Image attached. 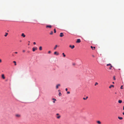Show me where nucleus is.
Instances as JSON below:
<instances>
[{
  "label": "nucleus",
  "mask_w": 124,
  "mask_h": 124,
  "mask_svg": "<svg viewBox=\"0 0 124 124\" xmlns=\"http://www.w3.org/2000/svg\"><path fill=\"white\" fill-rule=\"evenodd\" d=\"M118 118L120 120H122L123 119L122 117H120L119 116L118 117Z\"/></svg>",
  "instance_id": "nucleus-12"
},
{
  "label": "nucleus",
  "mask_w": 124,
  "mask_h": 124,
  "mask_svg": "<svg viewBox=\"0 0 124 124\" xmlns=\"http://www.w3.org/2000/svg\"><path fill=\"white\" fill-rule=\"evenodd\" d=\"M20 42H21V40H20Z\"/></svg>",
  "instance_id": "nucleus-45"
},
{
  "label": "nucleus",
  "mask_w": 124,
  "mask_h": 124,
  "mask_svg": "<svg viewBox=\"0 0 124 124\" xmlns=\"http://www.w3.org/2000/svg\"><path fill=\"white\" fill-rule=\"evenodd\" d=\"M39 50H42V47L41 46H40L39 48Z\"/></svg>",
  "instance_id": "nucleus-14"
},
{
  "label": "nucleus",
  "mask_w": 124,
  "mask_h": 124,
  "mask_svg": "<svg viewBox=\"0 0 124 124\" xmlns=\"http://www.w3.org/2000/svg\"><path fill=\"white\" fill-rule=\"evenodd\" d=\"M93 48L94 49H95V47L94 46V47H93Z\"/></svg>",
  "instance_id": "nucleus-40"
},
{
  "label": "nucleus",
  "mask_w": 124,
  "mask_h": 124,
  "mask_svg": "<svg viewBox=\"0 0 124 124\" xmlns=\"http://www.w3.org/2000/svg\"><path fill=\"white\" fill-rule=\"evenodd\" d=\"M115 93V94H116V93Z\"/></svg>",
  "instance_id": "nucleus-47"
},
{
  "label": "nucleus",
  "mask_w": 124,
  "mask_h": 124,
  "mask_svg": "<svg viewBox=\"0 0 124 124\" xmlns=\"http://www.w3.org/2000/svg\"><path fill=\"white\" fill-rule=\"evenodd\" d=\"M2 77L4 79H5V77H4V74H2Z\"/></svg>",
  "instance_id": "nucleus-9"
},
{
  "label": "nucleus",
  "mask_w": 124,
  "mask_h": 124,
  "mask_svg": "<svg viewBox=\"0 0 124 124\" xmlns=\"http://www.w3.org/2000/svg\"><path fill=\"white\" fill-rule=\"evenodd\" d=\"M123 115H124V112L123 113Z\"/></svg>",
  "instance_id": "nucleus-41"
},
{
  "label": "nucleus",
  "mask_w": 124,
  "mask_h": 124,
  "mask_svg": "<svg viewBox=\"0 0 124 124\" xmlns=\"http://www.w3.org/2000/svg\"><path fill=\"white\" fill-rule=\"evenodd\" d=\"M2 62V61L1 59H0V63H1Z\"/></svg>",
  "instance_id": "nucleus-31"
},
{
  "label": "nucleus",
  "mask_w": 124,
  "mask_h": 124,
  "mask_svg": "<svg viewBox=\"0 0 124 124\" xmlns=\"http://www.w3.org/2000/svg\"><path fill=\"white\" fill-rule=\"evenodd\" d=\"M122 102V101L121 100H119L118 101V102L119 103H121Z\"/></svg>",
  "instance_id": "nucleus-16"
},
{
  "label": "nucleus",
  "mask_w": 124,
  "mask_h": 124,
  "mask_svg": "<svg viewBox=\"0 0 124 124\" xmlns=\"http://www.w3.org/2000/svg\"><path fill=\"white\" fill-rule=\"evenodd\" d=\"M21 36L23 37H25V35L23 33H22V34Z\"/></svg>",
  "instance_id": "nucleus-10"
},
{
  "label": "nucleus",
  "mask_w": 124,
  "mask_h": 124,
  "mask_svg": "<svg viewBox=\"0 0 124 124\" xmlns=\"http://www.w3.org/2000/svg\"><path fill=\"white\" fill-rule=\"evenodd\" d=\"M30 42V41H29V42Z\"/></svg>",
  "instance_id": "nucleus-46"
},
{
  "label": "nucleus",
  "mask_w": 124,
  "mask_h": 124,
  "mask_svg": "<svg viewBox=\"0 0 124 124\" xmlns=\"http://www.w3.org/2000/svg\"><path fill=\"white\" fill-rule=\"evenodd\" d=\"M98 83L96 82L95 83V85H98Z\"/></svg>",
  "instance_id": "nucleus-28"
},
{
  "label": "nucleus",
  "mask_w": 124,
  "mask_h": 124,
  "mask_svg": "<svg viewBox=\"0 0 124 124\" xmlns=\"http://www.w3.org/2000/svg\"><path fill=\"white\" fill-rule=\"evenodd\" d=\"M28 52L29 53L30 52V51H28Z\"/></svg>",
  "instance_id": "nucleus-43"
},
{
  "label": "nucleus",
  "mask_w": 124,
  "mask_h": 124,
  "mask_svg": "<svg viewBox=\"0 0 124 124\" xmlns=\"http://www.w3.org/2000/svg\"><path fill=\"white\" fill-rule=\"evenodd\" d=\"M60 84H58L56 86V88L58 89V86H60Z\"/></svg>",
  "instance_id": "nucleus-11"
},
{
  "label": "nucleus",
  "mask_w": 124,
  "mask_h": 124,
  "mask_svg": "<svg viewBox=\"0 0 124 124\" xmlns=\"http://www.w3.org/2000/svg\"><path fill=\"white\" fill-rule=\"evenodd\" d=\"M53 100H54V101H53V103H55V101H56V99H54V98L53 99Z\"/></svg>",
  "instance_id": "nucleus-15"
},
{
  "label": "nucleus",
  "mask_w": 124,
  "mask_h": 124,
  "mask_svg": "<svg viewBox=\"0 0 124 124\" xmlns=\"http://www.w3.org/2000/svg\"><path fill=\"white\" fill-rule=\"evenodd\" d=\"M8 34V33H6V34L5 35V36L6 37L7 36V35Z\"/></svg>",
  "instance_id": "nucleus-24"
},
{
  "label": "nucleus",
  "mask_w": 124,
  "mask_h": 124,
  "mask_svg": "<svg viewBox=\"0 0 124 124\" xmlns=\"http://www.w3.org/2000/svg\"><path fill=\"white\" fill-rule=\"evenodd\" d=\"M123 110H124V106H123Z\"/></svg>",
  "instance_id": "nucleus-42"
},
{
  "label": "nucleus",
  "mask_w": 124,
  "mask_h": 124,
  "mask_svg": "<svg viewBox=\"0 0 124 124\" xmlns=\"http://www.w3.org/2000/svg\"><path fill=\"white\" fill-rule=\"evenodd\" d=\"M91 47L92 48H93V47L92 46H91Z\"/></svg>",
  "instance_id": "nucleus-39"
},
{
  "label": "nucleus",
  "mask_w": 124,
  "mask_h": 124,
  "mask_svg": "<svg viewBox=\"0 0 124 124\" xmlns=\"http://www.w3.org/2000/svg\"><path fill=\"white\" fill-rule=\"evenodd\" d=\"M88 97L87 96L86 98H84L83 99L84 100H86L88 98Z\"/></svg>",
  "instance_id": "nucleus-19"
},
{
  "label": "nucleus",
  "mask_w": 124,
  "mask_h": 124,
  "mask_svg": "<svg viewBox=\"0 0 124 124\" xmlns=\"http://www.w3.org/2000/svg\"><path fill=\"white\" fill-rule=\"evenodd\" d=\"M62 55H63V56L64 57H65L66 55H65V54H64V53H62Z\"/></svg>",
  "instance_id": "nucleus-23"
},
{
  "label": "nucleus",
  "mask_w": 124,
  "mask_h": 124,
  "mask_svg": "<svg viewBox=\"0 0 124 124\" xmlns=\"http://www.w3.org/2000/svg\"><path fill=\"white\" fill-rule=\"evenodd\" d=\"M114 87V85H111L109 87V88H111V87Z\"/></svg>",
  "instance_id": "nucleus-18"
},
{
  "label": "nucleus",
  "mask_w": 124,
  "mask_h": 124,
  "mask_svg": "<svg viewBox=\"0 0 124 124\" xmlns=\"http://www.w3.org/2000/svg\"><path fill=\"white\" fill-rule=\"evenodd\" d=\"M15 53L16 54H17V52H15Z\"/></svg>",
  "instance_id": "nucleus-38"
},
{
  "label": "nucleus",
  "mask_w": 124,
  "mask_h": 124,
  "mask_svg": "<svg viewBox=\"0 0 124 124\" xmlns=\"http://www.w3.org/2000/svg\"><path fill=\"white\" fill-rule=\"evenodd\" d=\"M113 67L112 66V65H111V66H110V67L109 68V69L110 70L111 69V68Z\"/></svg>",
  "instance_id": "nucleus-21"
},
{
  "label": "nucleus",
  "mask_w": 124,
  "mask_h": 124,
  "mask_svg": "<svg viewBox=\"0 0 124 124\" xmlns=\"http://www.w3.org/2000/svg\"><path fill=\"white\" fill-rule=\"evenodd\" d=\"M114 80H116V78H115V76H114Z\"/></svg>",
  "instance_id": "nucleus-33"
},
{
  "label": "nucleus",
  "mask_w": 124,
  "mask_h": 124,
  "mask_svg": "<svg viewBox=\"0 0 124 124\" xmlns=\"http://www.w3.org/2000/svg\"><path fill=\"white\" fill-rule=\"evenodd\" d=\"M62 95V94L60 92H59V96H61Z\"/></svg>",
  "instance_id": "nucleus-20"
},
{
  "label": "nucleus",
  "mask_w": 124,
  "mask_h": 124,
  "mask_svg": "<svg viewBox=\"0 0 124 124\" xmlns=\"http://www.w3.org/2000/svg\"><path fill=\"white\" fill-rule=\"evenodd\" d=\"M54 33H55L56 32V30L55 29H54Z\"/></svg>",
  "instance_id": "nucleus-27"
},
{
  "label": "nucleus",
  "mask_w": 124,
  "mask_h": 124,
  "mask_svg": "<svg viewBox=\"0 0 124 124\" xmlns=\"http://www.w3.org/2000/svg\"><path fill=\"white\" fill-rule=\"evenodd\" d=\"M53 32L52 31H51L50 33V34L51 35H52L53 34Z\"/></svg>",
  "instance_id": "nucleus-25"
},
{
  "label": "nucleus",
  "mask_w": 124,
  "mask_h": 124,
  "mask_svg": "<svg viewBox=\"0 0 124 124\" xmlns=\"http://www.w3.org/2000/svg\"><path fill=\"white\" fill-rule=\"evenodd\" d=\"M56 115L57 116H56V118L58 119H59L61 117V116L58 113L56 114Z\"/></svg>",
  "instance_id": "nucleus-1"
},
{
  "label": "nucleus",
  "mask_w": 124,
  "mask_h": 124,
  "mask_svg": "<svg viewBox=\"0 0 124 124\" xmlns=\"http://www.w3.org/2000/svg\"><path fill=\"white\" fill-rule=\"evenodd\" d=\"M113 84H114V82H113Z\"/></svg>",
  "instance_id": "nucleus-44"
},
{
  "label": "nucleus",
  "mask_w": 124,
  "mask_h": 124,
  "mask_svg": "<svg viewBox=\"0 0 124 124\" xmlns=\"http://www.w3.org/2000/svg\"><path fill=\"white\" fill-rule=\"evenodd\" d=\"M69 47L71 48V49H73L75 47V46L74 45H73L72 46L71 45H70L69 46Z\"/></svg>",
  "instance_id": "nucleus-5"
},
{
  "label": "nucleus",
  "mask_w": 124,
  "mask_h": 124,
  "mask_svg": "<svg viewBox=\"0 0 124 124\" xmlns=\"http://www.w3.org/2000/svg\"><path fill=\"white\" fill-rule=\"evenodd\" d=\"M13 62L15 63V65H16V62L15 61H13Z\"/></svg>",
  "instance_id": "nucleus-22"
},
{
  "label": "nucleus",
  "mask_w": 124,
  "mask_h": 124,
  "mask_svg": "<svg viewBox=\"0 0 124 124\" xmlns=\"http://www.w3.org/2000/svg\"><path fill=\"white\" fill-rule=\"evenodd\" d=\"M97 123L99 124H101V122L100 121H97Z\"/></svg>",
  "instance_id": "nucleus-17"
},
{
  "label": "nucleus",
  "mask_w": 124,
  "mask_h": 124,
  "mask_svg": "<svg viewBox=\"0 0 124 124\" xmlns=\"http://www.w3.org/2000/svg\"><path fill=\"white\" fill-rule=\"evenodd\" d=\"M51 53V52L50 51H49L48 52V53L49 54H50V53Z\"/></svg>",
  "instance_id": "nucleus-32"
},
{
  "label": "nucleus",
  "mask_w": 124,
  "mask_h": 124,
  "mask_svg": "<svg viewBox=\"0 0 124 124\" xmlns=\"http://www.w3.org/2000/svg\"><path fill=\"white\" fill-rule=\"evenodd\" d=\"M23 52H25V51L24 50H23Z\"/></svg>",
  "instance_id": "nucleus-36"
},
{
  "label": "nucleus",
  "mask_w": 124,
  "mask_h": 124,
  "mask_svg": "<svg viewBox=\"0 0 124 124\" xmlns=\"http://www.w3.org/2000/svg\"><path fill=\"white\" fill-rule=\"evenodd\" d=\"M67 93L68 94H70V92L69 91L67 92Z\"/></svg>",
  "instance_id": "nucleus-30"
},
{
  "label": "nucleus",
  "mask_w": 124,
  "mask_h": 124,
  "mask_svg": "<svg viewBox=\"0 0 124 124\" xmlns=\"http://www.w3.org/2000/svg\"><path fill=\"white\" fill-rule=\"evenodd\" d=\"M81 42V40L80 39H77L76 42L77 43H79Z\"/></svg>",
  "instance_id": "nucleus-2"
},
{
  "label": "nucleus",
  "mask_w": 124,
  "mask_h": 124,
  "mask_svg": "<svg viewBox=\"0 0 124 124\" xmlns=\"http://www.w3.org/2000/svg\"><path fill=\"white\" fill-rule=\"evenodd\" d=\"M54 54L55 55H58L59 54L58 53H57V52H55L54 53Z\"/></svg>",
  "instance_id": "nucleus-8"
},
{
  "label": "nucleus",
  "mask_w": 124,
  "mask_h": 124,
  "mask_svg": "<svg viewBox=\"0 0 124 124\" xmlns=\"http://www.w3.org/2000/svg\"><path fill=\"white\" fill-rule=\"evenodd\" d=\"M65 90L66 91H67V90H68V89L67 88H66V89H65Z\"/></svg>",
  "instance_id": "nucleus-35"
},
{
  "label": "nucleus",
  "mask_w": 124,
  "mask_h": 124,
  "mask_svg": "<svg viewBox=\"0 0 124 124\" xmlns=\"http://www.w3.org/2000/svg\"><path fill=\"white\" fill-rule=\"evenodd\" d=\"M15 116L17 117H20L21 116L20 115L16 114L15 115Z\"/></svg>",
  "instance_id": "nucleus-3"
},
{
  "label": "nucleus",
  "mask_w": 124,
  "mask_h": 124,
  "mask_svg": "<svg viewBox=\"0 0 124 124\" xmlns=\"http://www.w3.org/2000/svg\"><path fill=\"white\" fill-rule=\"evenodd\" d=\"M111 64L109 63V64H107V66H109V65L111 66Z\"/></svg>",
  "instance_id": "nucleus-26"
},
{
  "label": "nucleus",
  "mask_w": 124,
  "mask_h": 124,
  "mask_svg": "<svg viewBox=\"0 0 124 124\" xmlns=\"http://www.w3.org/2000/svg\"><path fill=\"white\" fill-rule=\"evenodd\" d=\"M58 46L57 45H56L54 47V50H55L56 49V48Z\"/></svg>",
  "instance_id": "nucleus-13"
},
{
  "label": "nucleus",
  "mask_w": 124,
  "mask_h": 124,
  "mask_svg": "<svg viewBox=\"0 0 124 124\" xmlns=\"http://www.w3.org/2000/svg\"><path fill=\"white\" fill-rule=\"evenodd\" d=\"M123 85H122L121 86V87L120 88L121 89H123Z\"/></svg>",
  "instance_id": "nucleus-29"
},
{
  "label": "nucleus",
  "mask_w": 124,
  "mask_h": 124,
  "mask_svg": "<svg viewBox=\"0 0 124 124\" xmlns=\"http://www.w3.org/2000/svg\"><path fill=\"white\" fill-rule=\"evenodd\" d=\"M64 36V35L62 33H60V36L61 37H63Z\"/></svg>",
  "instance_id": "nucleus-6"
},
{
  "label": "nucleus",
  "mask_w": 124,
  "mask_h": 124,
  "mask_svg": "<svg viewBox=\"0 0 124 124\" xmlns=\"http://www.w3.org/2000/svg\"><path fill=\"white\" fill-rule=\"evenodd\" d=\"M58 91L59 92H60V90H58Z\"/></svg>",
  "instance_id": "nucleus-37"
},
{
  "label": "nucleus",
  "mask_w": 124,
  "mask_h": 124,
  "mask_svg": "<svg viewBox=\"0 0 124 124\" xmlns=\"http://www.w3.org/2000/svg\"><path fill=\"white\" fill-rule=\"evenodd\" d=\"M37 49V47H36L35 48L33 47L32 48V51L33 52H34L35 50H36Z\"/></svg>",
  "instance_id": "nucleus-4"
},
{
  "label": "nucleus",
  "mask_w": 124,
  "mask_h": 124,
  "mask_svg": "<svg viewBox=\"0 0 124 124\" xmlns=\"http://www.w3.org/2000/svg\"><path fill=\"white\" fill-rule=\"evenodd\" d=\"M33 44L34 45H35L36 44V43L35 42H33Z\"/></svg>",
  "instance_id": "nucleus-34"
},
{
  "label": "nucleus",
  "mask_w": 124,
  "mask_h": 124,
  "mask_svg": "<svg viewBox=\"0 0 124 124\" xmlns=\"http://www.w3.org/2000/svg\"><path fill=\"white\" fill-rule=\"evenodd\" d=\"M46 28L49 27V28H51L52 27V26L51 25H47L46 26Z\"/></svg>",
  "instance_id": "nucleus-7"
}]
</instances>
